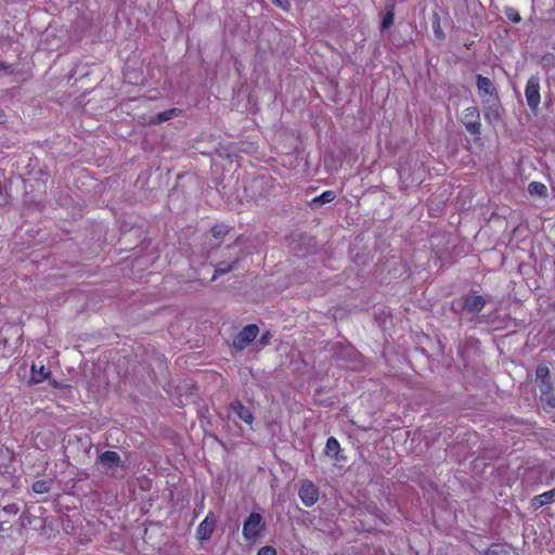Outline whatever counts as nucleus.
<instances>
[{
	"label": "nucleus",
	"mask_w": 555,
	"mask_h": 555,
	"mask_svg": "<svg viewBox=\"0 0 555 555\" xmlns=\"http://www.w3.org/2000/svg\"><path fill=\"white\" fill-rule=\"evenodd\" d=\"M231 412L237 416L245 424L250 425L254 421L250 410L244 406L241 402L236 401L231 404Z\"/></svg>",
	"instance_id": "nucleus-9"
},
{
	"label": "nucleus",
	"mask_w": 555,
	"mask_h": 555,
	"mask_svg": "<svg viewBox=\"0 0 555 555\" xmlns=\"http://www.w3.org/2000/svg\"><path fill=\"white\" fill-rule=\"evenodd\" d=\"M257 555H276V552H275V550H274L273 547H271V546H262V547L258 551Z\"/></svg>",
	"instance_id": "nucleus-23"
},
{
	"label": "nucleus",
	"mask_w": 555,
	"mask_h": 555,
	"mask_svg": "<svg viewBox=\"0 0 555 555\" xmlns=\"http://www.w3.org/2000/svg\"><path fill=\"white\" fill-rule=\"evenodd\" d=\"M525 96L530 109L534 111L539 107L541 102L540 96V79L537 76H531L526 83Z\"/></svg>",
	"instance_id": "nucleus-3"
},
{
	"label": "nucleus",
	"mask_w": 555,
	"mask_h": 555,
	"mask_svg": "<svg viewBox=\"0 0 555 555\" xmlns=\"http://www.w3.org/2000/svg\"><path fill=\"white\" fill-rule=\"evenodd\" d=\"M340 450L339 442L336 438L330 437L325 444V453L327 455L336 456Z\"/></svg>",
	"instance_id": "nucleus-17"
},
{
	"label": "nucleus",
	"mask_w": 555,
	"mask_h": 555,
	"mask_svg": "<svg viewBox=\"0 0 555 555\" xmlns=\"http://www.w3.org/2000/svg\"><path fill=\"white\" fill-rule=\"evenodd\" d=\"M540 392L544 408L555 409V396L551 392V384H545V388H542Z\"/></svg>",
	"instance_id": "nucleus-13"
},
{
	"label": "nucleus",
	"mask_w": 555,
	"mask_h": 555,
	"mask_svg": "<svg viewBox=\"0 0 555 555\" xmlns=\"http://www.w3.org/2000/svg\"><path fill=\"white\" fill-rule=\"evenodd\" d=\"M2 120H3V113L0 112V122H2Z\"/></svg>",
	"instance_id": "nucleus-29"
},
{
	"label": "nucleus",
	"mask_w": 555,
	"mask_h": 555,
	"mask_svg": "<svg viewBox=\"0 0 555 555\" xmlns=\"http://www.w3.org/2000/svg\"><path fill=\"white\" fill-rule=\"evenodd\" d=\"M505 15L514 23H519L521 20L519 13L513 8H507L505 10Z\"/></svg>",
	"instance_id": "nucleus-22"
},
{
	"label": "nucleus",
	"mask_w": 555,
	"mask_h": 555,
	"mask_svg": "<svg viewBox=\"0 0 555 555\" xmlns=\"http://www.w3.org/2000/svg\"><path fill=\"white\" fill-rule=\"evenodd\" d=\"M483 104L486 105L485 118L490 122L499 120L501 117L499 99Z\"/></svg>",
	"instance_id": "nucleus-10"
},
{
	"label": "nucleus",
	"mask_w": 555,
	"mask_h": 555,
	"mask_svg": "<svg viewBox=\"0 0 555 555\" xmlns=\"http://www.w3.org/2000/svg\"><path fill=\"white\" fill-rule=\"evenodd\" d=\"M273 2L283 10H288L291 7L289 0H273Z\"/></svg>",
	"instance_id": "nucleus-24"
},
{
	"label": "nucleus",
	"mask_w": 555,
	"mask_h": 555,
	"mask_svg": "<svg viewBox=\"0 0 555 555\" xmlns=\"http://www.w3.org/2000/svg\"><path fill=\"white\" fill-rule=\"evenodd\" d=\"M554 496H555L554 490L546 491V492L535 496L533 499V503L535 506H542V505L551 503L553 501Z\"/></svg>",
	"instance_id": "nucleus-18"
},
{
	"label": "nucleus",
	"mask_w": 555,
	"mask_h": 555,
	"mask_svg": "<svg viewBox=\"0 0 555 555\" xmlns=\"http://www.w3.org/2000/svg\"><path fill=\"white\" fill-rule=\"evenodd\" d=\"M486 305V299L480 295H473L465 299L464 307L470 312H479Z\"/></svg>",
	"instance_id": "nucleus-11"
},
{
	"label": "nucleus",
	"mask_w": 555,
	"mask_h": 555,
	"mask_svg": "<svg viewBox=\"0 0 555 555\" xmlns=\"http://www.w3.org/2000/svg\"><path fill=\"white\" fill-rule=\"evenodd\" d=\"M404 175H405V169H403V168L400 169L399 170V176H400L401 179H403Z\"/></svg>",
	"instance_id": "nucleus-28"
},
{
	"label": "nucleus",
	"mask_w": 555,
	"mask_h": 555,
	"mask_svg": "<svg viewBox=\"0 0 555 555\" xmlns=\"http://www.w3.org/2000/svg\"><path fill=\"white\" fill-rule=\"evenodd\" d=\"M461 121L470 134L478 135L480 133V114L476 106L465 108L462 113Z\"/></svg>",
	"instance_id": "nucleus-2"
},
{
	"label": "nucleus",
	"mask_w": 555,
	"mask_h": 555,
	"mask_svg": "<svg viewBox=\"0 0 555 555\" xmlns=\"http://www.w3.org/2000/svg\"><path fill=\"white\" fill-rule=\"evenodd\" d=\"M212 232H214L215 236H220V235L224 234V231L222 229L217 228V227L212 229Z\"/></svg>",
	"instance_id": "nucleus-25"
},
{
	"label": "nucleus",
	"mask_w": 555,
	"mask_h": 555,
	"mask_svg": "<svg viewBox=\"0 0 555 555\" xmlns=\"http://www.w3.org/2000/svg\"><path fill=\"white\" fill-rule=\"evenodd\" d=\"M498 548H499V545H492V546L488 550V554H489V555H493V554H495Z\"/></svg>",
	"instance_id": "nucleus-27"
},
{
	"label": "nucleus",
	"mask_w": 555,
	"mask_h": 555,
	"mask_svg": "<svg viewBox=\"0 0 555 555\" xmlns=\"http://www.w3.org/2000/svg\"><path fill=\"white\" fill-rule=\"evenodd\" d=\"M179 113L180 111L178 108H170L162 113H158L151 119L150 122L153 125H158L173 118L175 116L179 115Z\"/></svg>",
	"instance_id": "nucleus-14"
},
{
	"label": "nucleus",
	"mask_w": 555,
	"mask_h": 555,
	"mask_svg": "<svg viewBox=\"0 0 555 555\" xmlns=\"http://www.w3.org/2000/svg\"><path fill=\"white\" fill-rule=\"evenodd\" d=\"M477 88L483 103L499 99L496 89L489 78L477 75Z\"/></svg>",
	"instance_id": "nucleus-5"
},
{
	"label": "nucleus",
	"mask_w": 555,
	"mask_h": 555,
	"mask_svg": "<svg viewBox=\"0 0 555 555\" xmlns=\"http://www.w3.org/2000/svg\"><path fill=\"white\" fill-rule=\"evenodd\" d=\"M50 375V371L44 366V365H40L39 369H37V365L36 364H33L31 365V382L33 383H41L43 382L44 379H47Z\"/></svg>",
	"instance_id": "nucleus-12"
},
{
	"label": "nucleus",
	"mask_w": 555,
	"mask_h": 555,
	"mask_svg": "<svg viewBox=\"0 0 555 555\" xmlns=\"http://www.w3.org/2000/svg\"><path fill=\"white\" fill-rule=\"evenodd\" d=\"M99 462L105 468H116L120 466L121 459L115 451H105L99 456Z\"/></svg>",
	"instance_id": "nucleus-8"
},
{
	"label": "nucleus",
	"mask_w": 555,
	"mask_h": 555,
	"mask_svg": "<svg viewBox=\"0 0 555 555\" xmlns=\"http://www.w3.org/2000/svg\"><path fill=\"white\" fill-rule=\"evenodd\" d=\"M264 529L263 518L259 513H251L243 525L242 534L246 541H255Z\"/></svg>",
	"instance_id": "nucleus-1"
},
{
	"label": "nucleus",
	"mask_w": 555,
	"mask_h": 555,
	"mask_svg": "<svg viewBox=\"0 0 555 555\" xmlns=\"http://www.w3.org/2000/svg\"><path fill=\"white\" fill-rule=\"evenodd\" d=\"M392 23H393V12H392V8H390L385 13V15L383 17L382 25H380L382 30H386L387 28H389Z\"/></svg>",
	"instance_id": "nucleus-21"
},
{
	"label": "nucleus",
	"mask_w": 555,
	"mask_h": 555,
	"mask_svg": "<svg viewBox=\"0 0 555 555\" xmlns=\"http://www.w3.org/2000/svg\"><path fill=\"white\" fill-rule=\"evenodd\" d=\"M335 197H336V193L332 190H328V191H324L322 194L314 197L312 203L319 204V205H324V204L333 202L335 199Z\"/></svg>",
	"instance_id": "nucleus-16"
},
{
	"label": "nucleus",
	"mask_w": 555,
	"mask_h": 555,
	"mask_svg": "<svg viewBox=\"0 0 555 555\" xmlns=\"http://www.w3.org/2000/svg\"><path fill=\"white\" fill-rule=\"evenodd\" d=\"M537 378L541 380V384L539 386L540 390L542 388H545V384H550L547 380L550 375V370L545 365H539L535 371Z\"/></svg>",
	"instance_id": "nucleus-15"
},
{
	"label": "nucleus",
	"mask_w": 555,
	"mask_h": 555,
	"mask_svg": "<svg viewBox=\"0 0 555 555\" xmlns=\"http://www.w3.org/2000/svg\"><path fill=\"white\" fill-rule=\"evenodd\" d=\"M299 498L305 506L311 507L319 500V489L310 480H304L299 488Z\"/></svg>",
	"instance_id": "nucleus-4"
},
{
	"label": "nucleus",
	"mask_w": 555,
	"mask_h": 555,
	"mask_svg": "<svg viewBox=\"0 0 555 555\" xmlns=\"http://www.w3.org/2000/svg\"><path fill=\"white\" fill-rule=\"evenodd\" d=\"M230 270H231V268H222V267H220V266H219V267L216 269V273H225V272H228V271H230Z\"/></svg>",
	"instance_id": "nucleus-26"
},
{
	"label": "nucleus",
	"mask_w": 555,
	"mask_h": 555,
	"mask_svg": "<svg viewBox=\"0 0 555 555\" xmlns=\"http://www.w3.org/2000/svg\"><path fill=\"white\" fill-rule=\"evenodd\" d=\"M216 521L214 517L207 515L206 518L198 525L196 534L199 540H208L215 528Z\"/></svg>",
	"instance_id": "nucleus-7"
},
{
	"label": "nucleus",
	"mask_w": 555,
	"mask_h": 555,
	"mask_svg": "<svg viewBox=\"0 0 555 555\" xmlns=\"http://www.w3.org/2000/svg\"><path fill=\"white\" fill-rule=\"evenodd\" d=\"M528 192L530 195H544L545 192H546V186L541 183V182H537V181H532L529 183L528 185Z\"/></svg>",
	"instance_id": "nucleus-20"
},
{
	"label": "nucleus",
	"mask_w": 555,
	"mask_h": 555,
	"mask_svg": "<svg viewBox=\"0 0 555 555\" xmlns=\"http://www.w3.org/2000/svg\"><path fill=\"white\" fill-rule=\"evenodd\" d=\"M258 335V327L254 324L246 325L242 331L234 337L233 346L236 349H244L249 343H251Z\"/></svg>",
	"instance_id": "nucleus-6"
},
{
	"label": "nucleus",
	"mask_w": 555,
	"mask_h": 555,
	"mask_svg": "<svg viewBox=\"0 0 555 555\" xmlns=\"http://www.w3.org/2000/svg\"><path fill=\"white\" fill-rule=\"evenodd\" d=\"M50 489H51V481H49V480L41 479V480H37L33 483L34 492L39 493V494L47 493L50 491Z\"/></svg>",
	"instance_id": "nucleus-19"
}]
</instances>
